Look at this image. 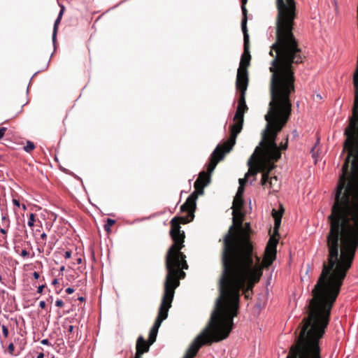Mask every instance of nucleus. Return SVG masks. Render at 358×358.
<instances>
[{"mask_svg":"<svg viewBox=\"0 0 358 358\" xmlns=\"http://www.w3.org/2000/svg\"><path fill=\"white\" fill-rule=\"evenodd\" d=\"M346 153L327 220V260L312 289L299 333H325L331 310L358 249V115H350L343 131Z\"/></svg>","mask_w":358,"mask_h":358,"instance_id":"obj_1","label":"nucleus"},{"mask_svg":"<svg viewBox=\"0 0 358 358\" xmlns=\"http://www.w3.org/2000/svg\"><path fill=\"white\" fill-rule=\"evenodd\" d=\"M269 55L273 57L269 68L272 73L270 83L271 101L265 120L266 129L259 145L248 162L246 178L262 172L261 184L266 185L268 173L275 168V162L281 157L280 150L287 148L288 137L278 147L275 139L285 127L292 113L290 94L294 92V69L306 58L294 33H275V42Z\"/></svg>","mask_w":358,"mask_h":358,"instance_id":"obj_2","label":"nucleus"},{"mask_svg":"<svg viewBox=\"0 0 358 358\" xmlns=\"http://www.w3.org/2000/svg\"><path fill=\"white\" fill-rule=\"evenodd\" d=\"M222 273L219 280L220 296L212 315L225 328L231 331L234 318L239 308L240 292L246 299L251 298L253 287L263 273V267L257 261L246 258L241 261H221Z\"/></svg>","mask_w":358,"mask_h":358,"instance_id":"obj_3","label":"nucleus"},{"mask_svg":"<svg viewBox=\"0 0 358 358\" xmlns=\"http://www.w3.org/2000/svg\"><path fill=\"white\" fill-rule=\"evenodd\" d=\"M183 247H170L166 252L165 263L167 273L163 295L173 299L175 289L180 285V279L185 277L183 269H188L186 255L181 252Z\"/></svg>","mask_w":358,"mask_h":358,"instance_id":"obj_4","label":"nucleus"},{"mask_svg":"<svg viewBox=\"0 0 358 358\" xmlns=\"http://www.w3.org/2000/svg\"><path fill=\"white\" fill-rule=\"evenodd\" d=\"M229 334L230 329H225L215 318V316L211 315L208 324L191 343L184 358H194L203 345H210L213 343L223 341L229 336Z\"/></svg>","mask_w":358,"mask_h":358,"instance_id":"obj_5","label":"nucleus"},{"mask_svg":"<svg viewBox=\"0 0 358 358\" xmlns=\"http://www.w3.org/2000/svg\"><path fill=\"white\" fill-rule=\"evenodd\" d=\"M220 146H217L211 154L209 163L207 165V171H203L199 173V177L194 185L195 191L189 196L185 203L182 205V210L195 208L198 195L203 194L204 187L210 182L212 173L215 170L218 162L222 160L224 157V153H220Z\"/></svg>","mask_w":358,"mask_h":358,"instance_id":"obj_6","label":"nucleus"},{"mask_svg":"<svg viewBox=\"0 0 358 358\" xmlns=\"http://www.w3.org/2000/svg\"><path fill=\"white\" fill-rule=\"evenodd\" d=\"M232 212L233 215V224L229 227L227 233L223 237V246H224V252L227 255L228 254L233 252L234 249H236V243L238 241L237 238H242V241H244L243 243L245 246V250L248 251L249 243L247 242L245 232L243 229V214L241 211Z\"/></svg>","mask_w":358,"mask_h":358,"instance_id":"obj_7","label":"nucleus"},{"mask_svg":"<svg viewBox=\"0 0 358 358\" xmlns=\"http://www.w3.org/2000/svg\"><path fill=\"white\" fill-rule=\"evenodd\" d=\"M243 231L245 232L247 242L249 243L248 251L245 250V246L243 243L244 241H242V238H237L236 243V249H234L233 252L228 254L227 255L224 252V246L222 245L221 251V261H241L243 258L248 259L249 261H257V256L254 253V246L250 239V234L252 232L250 223H245L243 224ZM241 237V236H239Z\"/></svg>","mask_w":358,"mask_h":358,"instance_id":"obj_8","label":"nucleus"},{"mask_svg":"<svg viewBox=\"0 0 358 358\" xmlns=\"http://www.w3.org/2000/svg\"><path fill=\"white\" fill-rule=\"evenodd\" d=\"M196 210V207L194 208H188L182 210V206H180V210L182 212H187L188 213L186 217H174L171 221V230L170 236L173 241V244L171 247H185L184 242L185 238V234L183 231L180 229V224H187L191 222L194 217V213Z\"/></svg>","mask_w":358,"mask_h":358,"instance_id":"obj_9","label":"nucleus"},{"mask_svg":"<svg viewBox=\"0 0 358 358\" xmlns=\"http://www.w3.org/2000/svg\"><path fill=\"white\" fill-rule=\"evenodd\" d=\"M243 122H235L234 124L230 127V136L229 138L222 143L219 144L217 146H220V153L223 152L224 155L229 152L233 148L236 143V140L238 134L243 129Z\"/></svg>","mask_w":358,"mask_h":358,"instance_id":"obj_10","label":"nucleus"},{"mask_svg":"<svg viewBox=\"0 0 358 358\" xmlns=\"http://www.w3.org/2000/svg\"><path fill=\"white\" fill-rule=\"evenodd\" d=\"M172 301L173 300L171 299L166 298L163 295L157 317L151 329L158 331L162 322L168 317V312L169 308L171 307Z\"/></svg>","mask_w":358,"mask_h":358,"instance_id":"obj_11","label":"nucleus"},{"mask_svg":"<svg viewBox=\"0 0 358 358\" xmlns=\"http://www.w3.org/2000/svg\"><path fill=\"white\" fill-rule=\"evenodd\" d=\"M172 301L173 300L171 299L166 298L163 295L157 317L151 329L158 331L162 322L168 317V312L169 308L171 307Z\"/></svg>","mask_w":358,"mask_h":358,"instance_id":"obj_12","label":"nucleus"},{"mask_svg":"<svg viewBox=\"0 0 358 358\" xmlns=\"http://www.w3.org/2000/svg\"><path fill=\"white\" fill-rule=\"evenodd\" d=\"M278 243V238L271 236L266 245L263 264L265 267L270 266L276 258V248Z\"/></svg>","mask_w":358,"mask_h":358,"instance_id":"obj_13","label":"nucleus"},{"mask_svg":"<svg viewBox=\"0 0 358 358\" xmlns=\"http://www.w3.org/2000/svg\"><path fill=\"white\" fill-rule=\"evenodd\" d=\"M243 34V53L241 58L238 70L248 71L250 64L251 55L250 53V38L248 31H242Z\"/></svg>","mask_w":358,"mask_h":358,"instance_id":"obj_14","label":"nucleus"},{"mask_svg":"<svg viewBox=\"0 0 358 358\" xmlns=\"http://www.w3.org/2000/svg\"><path fill=\"white\" fill-rule=\"evenodd\" d=\"M248 71H237L236 87L238 91H246L248 86Z\"/></svg>","mask_w":358,"mask_h":358,"instance_id":"obj_15","label":"nucleus"},{"mask_svg":"<svg viewBox=\"0 0 358 358\" xmlns=\"http://www.w3.org/2000/svg\"><path fill=\"white\" fill-rule=\"evenodd\" d=\"M284 212V209L281 206V208L279 210H276L273 209L272 210V216L274 218V229H273V235L274 237L275 236H279L278 230L281 224V219Z\"/></svg>","mask_w":358,"mask_h":358,"instance_id":"obj_16","label":"nucleus"},{"mask_svg":"<svg viewBox=\"0 0 358 358\" xmlns=\"http://www.w3.org/2000/svg\"><path fill=\"white\" fill-rule=\"evenodd\" d=\"M247 2H248V0H241V10H242V13H243V18L241 20L242 31H248V28H247L248 10L245 7Z\"/></svg>","mask_w":358,"mask_h":358,"instance_id":"obj_17","label":"nucleus"},{"mask_svg":"<svg viewBox=\"0 0 358 358\" xmlns=\"http://www.w3.org/2000/svg\"><path fill=\"white\" fill-rule=\"evenodd\" d=\"M59 6L61 8V10H60V12H59V13L58 15V17L56 19V20L55 22V24H54L53 34H52V39H53V41H55V39L57 31L58 25L59 24V23L61 22L62 15L64 14V10H65V7L63 5L59 4Z\"/></svg>","mask_w":358,"mask_h":358,"instance_id":"obj_18","label":"nucleus"},{"mask_svg":"<svg viewBox=\"0 0 358 358\" xmlns=\"http://www.w3.org/2000/svg\"><path fill=\"white\" fill-rule=\"evenodd\" d=\"M243 203L244 202L242 197L235 196L233 201V211H234L235 213H237L236 212L241 211Z\"/></svg>","mask_w":358,"mask_h":358,"instance_id":"obj_19","label":"nucleus"},{"mask_svg":"<svg viewBox=\"0 0 358 358\" xmlns=\"http://www.w3.org/2000/svg\"><path fill=\"white\" fill-rule=\"evenodd\" d=\"M143 341V336H140L136 341V355L134 358H142V355L145 352H148V348L146 347L145 349L141 350L140 349V342Z\"/></svg>","mask_w":358,"mask_h":358,"instance_id":"obj_20","label":"nucleus"},{"mask_svg":"<svg viewBox=\"0 0 358 358\" xmlns=\"http://www.w3.org/2000/svg\"><path fill=\"white\" fill-rule=\"evenodd\" d=\"M244 113L243 111H241L240 109H236L235 115L234 117V122H242L244 120Z\"/></svg>","mask_w":358,"mask_h":358,"instance_id":"obj_21","label":"nucleus"},{"mask_svg":"<svg viewBox=\"0 0 358 358\" xmlns=\"http://www.w3.org/2000/svg\"><path fill=\"white\" fill-rule=\"evenodd\" d=\"M115 224V220L108 218L106 220V223L104 224V229L107 233H110L111 231L110 227Z\"/></svg>","mask_w":358,"mask_h":358,"instance_id":"obj_22","label":"nucleus"},{"mask_svg":"<svg viewBox=\"0 0 358 358\" xmlns=\"http://www.w3.org/2000/svg\"><path fill=\"white\" fill-rule=\"evenodd\" d=\"M157 333H158L157 331L150 329V331L149 332V338H148V341L150 343V344L152 345V343H154V342H155L157 336Z\"/></svg>","mask_w":358,"mask_h":358,"instance_id":"obj_23","label":"nucleus"},{"mask_svg":"<svg viewBox=\"0 0 358 358\" xmlns=\"http://www.w3.org/2000/svg\"><path fill=\"white\" fill-rule=\"evenodd\" d=\"M34 148H35V145L34 144L33 142L29 141H28L27 142L26 145L24 147V150L27 152H31V151H33L34 150Z\"/></svg>","mask_w":358,"mask_h":358,"instance_id":"obj_24","label":"nucleus"},{"mask_svg":"<svg viewBox=\"0 0 358 358\" xmlns=\"http://www.w3.org/2000/svg\"><path fill=\"white\" fill-rule=\"evenodd\" d=\"M245 92H246V91H239L240 94H239L238 103L245 105Z\"/></svg>","mask_w":358,"mask_h":358,"instance_id":"obj_25","label":"nucleus"},{"mask_svg":"<svg viewBox=\"0 0 358 358\" xmlns=\"http://www.w3.org/2000/svg\"><path fill=\"white\" fill-rule=\"evenodd\" d=\"M150 345L151 344H150L149 342L145 341V340L143 338V341L140 342V349H141L142 350L145 349L147 347L148 351Z\"/></svg>","mask_w":358,"mask_h":358,"instance_id":"obj_26","label":"nucleus"},{"mask_svg":"<svg viewBox=\"0 0 358 358\" xmlns=\"http://www.w3.org/2000/svg\"><path fill=\"white\" fill-rule=\"evenodd\" d=\"M35 222V215L34 213H30L28 221V226L32 227L34 224Z\"/></svg>","mask_w":358,"mask_h":358,"instance_id":"obj_27","label":"nucleus"},{"mask_svg":"<svg viewBox=\"0 0 358 358\" xmlns=\"http://www.w3.org/2000/svg\"><path fill=\"white\" fill-rule=\"evenodd\" d=\"M273 180L275 181V182L278 180V178H277L276 176H274V177H272V178H270L268 176V179L266 181V184L268 183L269 187H273Z\"/></svg>","mask_w":358,"mask_h":358,"instance_id":"obj_28","label":"nucleus"},{"mask_svg":"<svg viewBox=\"0 0 358 358\" xmlns=\"http://www.w3.org/2000/svg\"><path fill=\"white\" fill-rule=\"evenodd\" d=\"M236 109H240L241 111H243V113H245L248 110V108L246 105V103H245V105L238 103V106H237Z\"/></svg>","mask_w":358,"mask_h":358,"instance_id":"obj_29","label":"nucleus"},{"mask_svg":"<svg viewBox=\"0 0 358 358\" xmlns=\"http://www.w3.org/2000/svg\"><path fill=\"white\" fill-rule=\"evenodd\" d=\"M243 192H244V187H238L236 195L235 196L243 198Z\"/></svg>","mask_w":358,"mask_h":358,"instance_id":"obj_30","label":"nucleus"},{"mask_svg":"<svg viewBox=\"0 0 358 358\" xmlns=\"http://www.w3.org/2000/svg\"><path fill=\"white\" fill-rule=\"evenodd\" d=\"M15 350V346L13 343H10L8 346V352L10 355H13Z\"/></svg>","mask_w":358,"mask_h":358,"instance_id":"obj_31","label":"nucleus"},{"mask_svg":"<svg viewBox=\"0 0 358 358\" xmlns=\"http://www.w3.org/2000/svg\"><path fill=\"white\" fill-rule=\"evenodd\" d=\"M248 178H246V175L245 176L244 178H240L239 180H238V182H239V187H244V186L245 185V184L247 182Z\"/></svg>","mask_w":358,"mask_h":358,"instance_id":"obj_32","label":"nucleus"},{"mask_svg":"<svg viewBox=\"0 0 358 358\" xmlns=\"http://www.w3.org/2000/svg\"><path fill=\"white\" fill-rule=\"evenodd\" d=\"M73 330H74V327L73 325L68 326V327H67V332H68L67 336H68L69 338H71V334H73Z\"/></svg>","mask_w":358,"mask_h":358,"instance_id":"obj_33","label":"nucleus"},{"mask_svg":"<svg viewBox=\"0 0 358 358\" xmlns=\"http://www.w3.org/2000/svg\"><path fill=\"white\" fill-rule=\"evenodd\" d=\"M1 220H2V222L6 225V227H9L10 222L6 215L2 216Z\"/></svg>","mask_w":358,"mask_h":358,"instance_id":"obj_34","label":"nucleus"},{"mask_svg":"<svg viewBox=\"0 0 358 358\" xmlns=\"http://www.w3.org/2000/svg\"><path fill=\"white\" fill-rule=\"evenodd\" d=\"M2 332L5 337H8V329L5 326H2Z\"/></svg>","mask_w":358,"mask_h":358,"instance_id":"obj_35","label":"nucleus"},{"mask_svg":"<svg viewBox=\"0 0 358 358\" xmlns=\"http://www.w3.org/2000/svg\"><path fill=\"white\" fill-rule=\"evenodd\" d=\"M29 255V252L27 250H22L20 255L23 257H27Z\"/></svg>","mask_w":358,"mask_h":358,"instance_id":"obj_36","label":"nucleus"},{"mask_svg":"<svg viewBox=\"0 0 358 358\" xmlns=\"http://www.w3.org/2000/svg\"><path fill=\"white\" fill-rule=\"evenodd\" d=\"M6 131V128H5V127L0 128V139H1L3 137Z\"/></svg>","mask_w":358,"mask_h":358,"instance_id":"obj_37","label":"nucleus"},{"mask_svg":"<svg viewBox=\"0 0 358 358\" xmlns=\"http://www.w3.org/2000/svg\"><path fill=\"white\" fill-rule=\"evenodd\" d=\"M55 305L58 307H62L64 306V302L61 299H57L55 301Z\"/></svg>","mask_w":358,"mask_h":358,"instance_id":"obj_38","label":"nucleus"},{"mask_svg":"<svg viewBox=\"0 0 358 358\" xmlns=\"http://www.w3.org/2000/svg\"><path fill=\"white\" fill-rule=\"evenodd\" d=\"M71 252L70 250L66 251L64 257L66 259H69V258H71Z\"/></svg>","mask_w":358,"mask_h":358,"instance_id":"obj_39","label":"nucleus"},{"mask_svg":"<svg viewBox=\"0 0 358 358\" xmlns=\"http://www.w3.org/2000/svg\"><path fill=\"white\" fill-rule=\"evenodd\" d=\"M44 287H45L44 285L38 286V289H37V292L39 293V294H41L43 292V290Z\"/></svg>","mask_w":358,"mask_h":358,"instance_id":"obj_40","label":"nucleus"},{"mask_svg":"<svg viewBox=\"0 0 358 358\" xmlns=\"http://www.w3.org/2000/svg\"><path fill=\"white\" fill-rule=\"evenodd\" d=\"M73 292H74V289L71 287H68L67 289H66V292L69 294L73 293Z\"/></svg>","mask_w":358,"mask_h":358,"instance_id":"obj_41","label":"nucleus"},{"mask_svg":"<svg viewBox=\"0 0 358 358\" xmlns=\"http://www.w3.org/2000/svg\"><path fill=\"white\" fill-rule=\"evenodd\" d=\"M13 203L15 206H16L17 207H20V201L15 199H13Z\"/></svg>","mask_w":358,"mask_h":358,"instance_id":"obj_42","label":"nucleus"},{"mask_svg":"<svg viewBox=\"0 0 358 358\" xmlns=\"http://www.w3.org/2000/svg\"><path fill=\"white\" fill-rule=\"evenodd\" d=\"M39 306H40L41 308H43H43H45V306H46V303H45V302L44 301H40V303H39Z\"/></svg>","mask_w":358,"mask_h":358,"instance_id":"obj_43","label":"nucleus"},{"mask_svg":"<svg viewBox=\"0 0 358 358\" xmlns=\"http://www.w3.org/2000/svg\"><path fill=\"white\" fill-rule=\"evenodd\" d=\"M41 238L43 241H45L47 238V234L45 233L41 234Z\"/></svg>","mask_w":358,"mask_h":358,"instance_id":"obj_44","label":"nucleus"},{"mask_svg":"<svg viewBox=\"0 0 358 358\" xmlns=\"http://www.w3.org/2000/svg\"><path fill=\"white\" fill-rule=\"evenodd\" d=\"M33 276H34V278L35 279H38V278H39L40 275H39V273H38V272H36V271H35V272H34V273H33Z\"/></svg>","mask_w":358,"mask_h":358,"instance_id":"obj_45","label":"nucleus"},{"mask_svg":"<svg viewBox=\"0 0 358 358\" xmlns=\"http://www.w3.org/2000/svg\"><path fill=\"white\" fill-rule=\"evenodd\" d=\"M41 343L43 344V345H48L49 344V341L48 339H43L41 341Z\"/></svg>","mask_w":358,"mask_h":358,"instance_id":"obj_46","label":"nucleus"},{"mask_svg":"<svg viewBox=\"0 0 358 358\" xmlns=\"http://www.w3.org/2000/svg\"><path fill=\"white\" fill-rule=\"evenodd\" d=\"M0 232H1V234H6V233H7V232H6V229H3V228H1V229H0Z\"/></svg>","mask_w":358,"mask_h":358,"instance_id":"obj_47","label":"nucleus"},{"mask_svg":"<svg viewBox=\"0 0 358 358\" xmlns=\"http://www.w3.org/2000/svg\"><path fill=\"white\" fill-rule=\"evenodd\" d=\"M43 357H44L43 353H39L37 356V358H43Z\"/></svg>","mask_w":358,"mask_h":358,"instance_id":"obj_48","label":"nucleus"},{"mask_svg":"<svg viewBox=\"0 0 358 358\" xmlns=\"http://www.w3.org/2000/svg\"><path fill=\"white\" fill-rule=\"evenodd\" d=\"M57 283H58V280H57V279H54V280H52V284H53V285H56V284H57Z\"/></svg>","mask_w":358,"mask_h":358,"instance_id":"obj_49","label":"nucleus"},{"mask_svg":"<svg viewBox=\"0 0 358 358\" xmlns=\"http://www.w3.org/2000/svg\"><path fill=\"white\" fill-rule=\"evenodd\" d=\"M77 263L78 264H81L82 263V259L81 258L77 259Z\"/></svg>","mask_w":358,"mask_h":358,"instance_id":"obj_50","label":"nucleus"},{"mask_svg":"<svg viewBox=\"0 0 358 358\" xmlns=\"http://www.w3.org/2000/svg\"><path fill=\"white\" fill-rule=\"evenodd\" d=\"M78 300L80 301H85V298L83 297V296H80V297L78 298Z\"/></svg>","mask_w":358,"mask_h":358,"instance_id":"obj_51","label":"nucleus"},{"mask_svg":"<svg viewBox=\"0 0 358 358\" xmlns=\"http://www.w3.org/2000/svg\"><path fill=\"white\" fill-rule=\"evenodd\" d=\"M22 208H23L24 209H26V206H25V205H24V204H23V205H22Z\"/></svg>","mask_w":358,"mask_h":358,"instance_id":"obj_52","label":"nucleus"},{"mask_svg":"<svg viewBox=\"0 0 358 358\" xmlns=\"http://www.w3.org/2000/svg\"><path fill=\"white\" fill-rule=\"evenodd\" d=\"M45 245V242H44V243H42V245H43H43Z\"/></svg>","mask_w":358,"mask_h":358,"instance_id":"obj_53","label":"nucleus"},{"mask_svg":"<svg viewBox=\"0 0 358 358\" xmlns=\"http://www.w3.org/2000/svg\"><path fill=\"white\" fill-rule=\"evenodd\" d=\"M1 280H2V277H1V275H0V281H1Z\"/></svg>","mask_w":358,"mask_h":358,"instance_id":"obj_54","label":"nucleus"},{"mask_svg":"<svg viewBox=\"0 0 358 358\" xmlns=\"http://www.w3.org/2000/svg\"><path fill=\"white\" fill-rule=\"evenodd\" d=\"M52 358H54V357H52Z\"/></svg>","mask_w":358,"mask_h":358,"instance_id":"obj_55","label":"nucleus"},{"mask_svg":"<svg viewBox=\"0 0 358 358\" xmlns=\"http://www.w3.org/2000/svg\"><path fill=\"white\" fill-rule=\"evenodd\" d=\"M184 358V357H183Z\"/></svg>","mask_w":358,"mask_h":358,"instance_id":"obj_56","label":"nucleus"}]
</instances>
